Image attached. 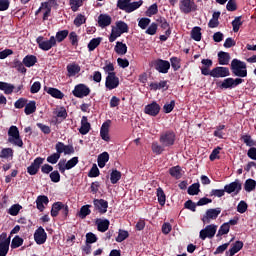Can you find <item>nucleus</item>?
I'll list each match as a JSON object with an SVG mask.
<instances>
[{
    "mask_svg": "<svg viewBox=\"0 0 256 256\" xmlns=\"http://www.w3.org/2000/svg\"><path fill=\"white\" fill-rule=\"evenodd\" d=\"M152 151L156 155H161V153H163V151H165V147H163V145L162 146L159 145L158 142H153L152 143Z\"/></svg>",
    "mask_w": 256,
    "mask_h": 256,
    "instance_id": "69168bd1",
    "label": "nucleus"
},
{
    "mask_svg": "<svg viewBox=\"0 0 256 256\" xmlns=\"http://www.w3.org/2000/svg\"><path fill=\"white\" fill-rule=\"evenodd\" d=\"M44 161L45 158H35L31 165L27 167L28 175H37V173H39V169H41V164L44 163Z\"/></svg>",
    "mask_w": 256,
    "mask_h": 256,
    "instance_id": "dca6fc26",
    "label": "nucleus"
},
{
    "mask_svg": "<svg viewBox=\"0 0 256 256\" xmlns=\"http://www.w3.org/2000/svg\"><path fill=\"white\" fill-rule=\"evenodd\" d=\"M83 5V0H70L71 10L75 13L79 11V7Z\"/></svg>",
    "mask_w": 256,
    "mask_h": 256,
    "instance_id": "e2e57ef3",
    "label": "nucleus"
},
{
    "mask_svg": "<svg viewBox=\"0 0 256 256\" xmlns=\"http://www.w3.org/2000/svg\"><path fill=\"white\" fill-rule=\"evenodd\" d=\"M93 205L95 211H98L100 215H105L107 213V209H109V202L105 199H97L93 200Z\"/></svg>",
    "mask_w": 256,
    "mask_h": 256,
    "instance_id": "4468645a",
    "label": "nucleus"
},
{
    "mask_svg": "<svg viewBox=\"0 0 256 256\" xmlns=\"http://www.w3.org/2000/svg\"><path fill=\"white\" fill-rule=\"evenodd\" d=\"M230 70L232 75L237 78H225L223 81H217L216 86L218 89H235L239 87L241 83H245V77H247V63L234 58L230 64Z\"/></svg>",
    "mask_w": 256,
    "mask_h": 256,
    "instance_id": "f257e3e1",
    "label": "nucleus"
},
{
    "mask_svg": "<svg viewBox=\"0 0 256 256\" xmlns=\"http://www.w3.org/2000/svg\"><path fill=\"white\" fill-rule=\"evenodd\" d=\"M10 245L9 242H0V256H7Z\"/></svg>",
    "mask_w": 256,
    "mask_h": 256,
    "instance_id": "0e129e2a",
    "label": "nucleus"
},
{
    "mask_svg": "<svg viewBox=\"0 0 256 256\" xmlns=\"http://www.w3.org/2000/svg\"><path fill=\"white\" fill-rule=\"evenodd\" d=\"M158 13L159 6H157V3H154L146 10V17H153V15H157Z\"/></svg>",
    "mask_w": 256,
    "mask_h": 256,
    "instance_id": "8fccbe9b",
    "label": "nucleus"
},
{
    "mask_svg": "<svg viewBox=\"0 0 256 256\" xmlns=\"http://www.w3.org/2000/svg\"><path fill=\"white\" fill-rule=\"evenodd\" d=\"M95 225L100 233H105V231L109 230L111 222L108 219L98 218L95 221Z\"/></svg>",
    "mask_w": 256,
    "mask_h": 256,
    "instance_id": "aec40b11",
    "label": "nucleus"
},
{
    "mask_svg": "<svg viewBox=\"0 0 256 256\" xmlns=\"http://www.w3.org/2000/svg\"><path fill=\"white\" fill-rule=\"evenodd\" d=\"M215 233H217V225L210 224L200 231L199 237L202 241H205L207 238L213 239V237H215Z\"/></svg>",
    "mask_w": 256,
    "mask_h": 256,
    "instance_id": "9d476101",
    "label": "nucleus"
},
{
    "mask_svg": "<svg viewBox=\"0 0 256 256\" xmlns=\"http://www.w3.org/2000/svg\"><path fill=\"white\" fill-rule=\"evenodd\" d=\"M101 41H103V38H101V37L91 39L90 42L88 43V51L90 53L93 52V50L96 47L101 45Z\"/></svg>",
    "mask_w": 256,
    "mask_h": 256,
    "instance_id": "ea45409f",
    "label": "nucleus"
},
{
    "mask_svg": "<svg viewBox=\"0 0 256 256\" xmlns=\"http://www.w3.org/2000/svg\"><path fill=\"white\" fill-rule=\"evenodd\" d=\"M8 143H11L15 147L23 148V139L19 133L17 126H11L8 130Z\"/></svg>",
    "mask_w": 256,
    "mask_h": 256,
    "instance_id": "f03ea898",
    "label": "nucleus"
},
{
    "mask_svg": "<svg viewBox=\"0 0 256 256\" xmlns=\"http://www.w3.org/2000/svg\"><path fill=\"white\" fill-rule=\"evenodd\" d=\"M243 249V241H236L232 244V247L229 249L230 256H234L236 253H239Z\"/></svg>",
    "mask_w": 256,
    "mask_h": 256,
    "instance_id": "f704fd0d",
    "label": "nucleus"
},
{
    "mask_svg": "<svg viewBox=\"0 0 256 256\" xmlns=\"http://www.w3.org/2000/svg\"><path fill=\"white\" fill-rule=\"evenodd\" d=\"M143 5V0H139L137 2H131L128 6V10L126 13H133V11H137V9H139V7H141Z\"/></svg>",
    "mask_w": 256,
    "mask_h": 256,
    "instance_id": "864d4df0",
    "label": "nucleus"
},
{
    "mask_svg": "<svg viewBox=\"0 0 256 256\" xmlns=\"http://www.w3.org/2000/svg\"><path fill=\"white\" fill-rule=\"evenodd\" d=\"M59 159H61V154H60L59 150H56L55 153H53L47 157L46 161H47V163H50L51 165H55L56 163H58Z\"/></svg>",
    "mask_w": 256,
    "mask_h": 256,
    "instance_id": "79ce46f5",
    "label": "nucleus"
},
{
    "mask_svg": "<svg viewBox=\"0 0 256 256\" xmlns=\"http://www.w3.org/2000/svg\"><path fill=\"white\" fill-rule=\"evenodd\" d=\"M22 209H23V206H21L20 204H14L9 208L8 213L9 215H12V217H16V215H19V212Z\"/></svg>",
    "mask_w": 256,
    "mask_h": 256,
    "instance_id": "6e6d98bb",
    "label": "nucleus"
},
{
    "mask_svg": "<svg viewBox=\"0 0 256 256\" xmlns=\"http://www.w3.org/2000/svg\"><path fill=\"white\" fill-rule=\"evenodd\" d=\"M156 195L158 197L159 205H161V207L165 206V203L167 201V196L165 195V191H163V188L161 187L157 188Z\"/></svg>",
    "mask_w": 256,
    "mask_h": 256,
    "instance_id": "473e14b6",
    "label": "nucleus"
},
{
    "mask_svg": "<svg viewBox=\"0 0 256 256\" xmlns=\"http://www.w3.org/2000/svg\"><path fill=\"white\" fill-rule=\"evenodd\" d=\"M201 185L199 183H194L188 187L187 193L188 195H199L201 189Z\"/></svg>",
    "mask_w": 256,
    "mask_h": 256,
    "instance_id": "a18cd8bd",
    "label": "nucleus"
},
{
    "mask_svg": "<svg viewBox=\"0 0 256 256\" xmlns=\"http://www.w3.org/2000/svg\"><path fill=\"white\" fill-rule=\"evenodd\" d=\"M45 93H48V95H51L54 99H63L65 97V94L61 92V90L53 87H47L44 86Z\"/></svg>",
    "mask_w": 256,
    "mask_h": 256,
    "instance_id": "4be33fe9",
    "label": "nucleus"
},
{
    "mask_svg": "<svg viewBox=\"0 0 256 256\" xmlns=\"http://www.w3.org/2000/svg\"><path fill=\"white\" fill-rule=\"evenodd\" d=\"M91 205H84L80 208L79 217L81 219H85L88 215H91V209H89Z\"/></svg>",
    "mask_w": 256,
    "mask_h": 256,
    "instance_id": "5fc2aeb1",
    "label": "nucleus"
},
{
    "mask_svg": "<svg viewBox=\"0 0 256 256\" xmlns=\"http://www.w3.org/2000/svg\"><path fill=\"white\" fill-rule=\"evenodd\" d=\"M183 170L181 169V166L177 165V166H173L169 169V175H171V177H173L174 179H181V177H183V173H181Z\"/></svg>",
    "mask_w": 256,
    "mask_h": 256,
    "instance_id": "cd10ccee",
    "label": "nucleus"
},
{
    "mask_svg": "<svg viewBox=\"0 0 256 256\" xmlns=\"http://www.w3.org/2000/svg\"><path fill=\"white\" fill-rule=\"evenodd\" d=\"M73 23L75 27H81V25H85V23H87V17L83 14H78Z\"/></svg>",
    "mask_w": 256,
    "mask_h": 256,
    "instance_id": "3c124183",
    "label": "nucleus"
},
{
    "mask_svg": "<svg viewBox=\"0 0 256 256\" xmlns=\"http://www.w3.org/2000/svg\"><path fill=\"white\" fill-rule=\"evenodd\" d=\"M91 131V123H89L87 116H83L81 120V127L79 129V133L81 135H87Z\"/></svg>",
    "mask_w": 256,
    "mask_h": 256,
    "instance_id": "a878e982",
    "label": "nucleus"
},
{
    "mask_svg": "<svg viewBox=\"0 0 256 256\" xmlns=\"http://www.w3.org/2000/svg\"><path fill=\"white\" fill-rule=\"evenodd\" d=\"M241 140L247 145V147H255L256 142L251 139V135H242Z\"/></svg>",
    "mask_w": 256,
    "mask_h": 256,
    "instance_id": "680f3d73",
    "label": "nucleus"
},
{
    "mask_svg": "<svg viewBox=\"0 0 256 256\" xmlns=\"http://www.w3.org/2000/svg\"><path fill=\"white\" fill-rule=\"evenodd\" d=\"M230 229H231V226H229V224H227V222L223 223L218 230L217 237L227 235V233H229Z\"/></svg>",
    "mask_w": 256,
    "mask_h": 256,
    "instance_id": "13d9d810",
    "label": "nucleus"
},
{
    "mask_svg": "<svg viewBox=\"0 0 256 256\" xmlns=\"http://www.w3.org/2000/svg\"><path fill=\"white\" fill-rule=\"evenodd\" d=\"M61 209H63V202H55L52 205V208L50 211L51 217H57L59 215V211H61Z\"/></svg>",
    "mask_w": 256,
    "mask_h": 256,
    "instance_id": "e433bc0d",
    "label": "nucleus"
},
{
    "mask_svg": "<svg viewBox=\"0 0 256 256\" xmlns=\"http://www.w3.org/2000/svg\"><path fill=\"white\" fill-rule=\"evenodd\" d=\"M160 111H161V106L155 101L146 105L144 108V113L146 115H150L151 117H157Z\"/></svg>",
    "mask_w": 256,
    "mask_h": 256,
    "instance_id": "f3484780",
    "label": "nucleus"
},
{
    "mask_svg": "<svg viewBox=\"0 0 256 256\" xmlns=\"http://www.w3.org/2000/svg\"><path fill=\"white\" fill-rule=\"evenodd\" d=\"M55 149L59 151L60 155L62 153H64V155H73V153H75V147H73V145H65L63 142H57Z\"/></svg>",
    "mask_w": 256,
    "mask_h": 256,
    "instance_id": "a211bd4d",
    "label": "nucleus"
},
{
    "mask_svg": "<svg viewBox=\"0 0 256 256\" xmlns=\"http://www.w3.org/2000/svg\"><path fill=\"white\" fill-rule=\"evenodd\" d=\"M37 63V56L35 55H26L23 58V64L25 67H34V65Z\"/></svg>",
    "mask_w": 256,
    "mask_h": 256,
    "instance_id": "7c9ffc66",
    "label": "nucleus"
},
{
    "mask_svg": "<svg viewBox=\"0 0 256 256\" xmlns=\"http://www.w3.org/2000/svg\"><path fill=\"white\" fill-rule=\"evenodd\" d=\"M67 69V77H75V75L79 74L81 72V66L77 63H70L66 67Z\"/></svg>",
    "mask_w": 256,
    "mask_h": 256,
    "instance_id": "b1692460",
    "label": "nucleus"
},
{
    "mask_svg": "<svg viewBox=\"0 0 256 256\" xmlns=\"http://www.w3.org/2000/svg\"><path fill=\"white\" fill-rule=\"evenodd\" d=\"M111 121L108 120L104 122L100 128V137L103 139V141L109 142L111 141V137H109V125Z\"/></svg>",
    "mask_w": 256,
    "mask_h": 256,
    "instance_id": "412c9836",
    "label": "nucleus"
},
{
    "mask_svg": "<svg viewBox=\"0 0 256 256\" xmlns=\"http://www.w3.org/2000/svg\"><path fill=\"white\" fill-rule=\"evenodd\" d=\"M72 95H74V97H77L78 99L89 97V95H91V88H89V86L83 83L78 84L74 87Z\"/></svg>",
    "mask_w": 256,
    "mask_h": 256,
    "instance_id": "39448f33",
    "label": "nucleus"
},
{
    "mask_svg": "<svg viewBox=\"0 0 256 256\" xmlns=\"http://www.w3.org/2000/svg\"><path fill=\"white\" fill-rule=\"evenodd\" d=\"M179 9L184 15L197 11V4L193 0H180Z\"/></svg>",
    "mask_w": 256,
    "mask_h": 256,
    "instance_id": "0eeeda50",
    "label": "nucleus"
},
{
    "mask_svg": "<svg viewBox=\"0 0 256 256\" xmlns=\"http://www.w3.org/2000/svg\"><path fill=\"white\" fill-rule=\"evenodd\" d=\"M229 75H231L229 67L223 66L214 67L210 72V77L214 79H224L225 77H229Z\"/></svg>",
    "mask_w": 256,
    "mask_h": 256,
    "instance_id": "1a4fd4ad",
    "label": "nucleus"
},
{
    "mask_svg": "<svg viewBox=\"0 0 256 256\" xmlns=\"http://www.w3.org/2000/svg\"><path fill=\"white\" fill-rule=\"evenodd\" d=\"M36 43L42 51H50L53 47L57 46V40L55 36H51L49 40H45V37L39 36L36 38Z\"/></svg>",
    "mask_w": 256,
    "mask_h": 256,
    "instance_id": "7ed1b4c3",
    "label": "nucleus"
},
{
    "mask_svg": "<svg viewBox=\"0 0 256 256\" xmlns=\"http://www.w3.org/2000/svg\"><path fill=\"white\" fill-rule=\"evenodd\" d=\"M219 215H221V207L210 208L206 210L205 214L203 215L202 223H204V225L209 224L211 221H215Z\"/></svg>",
    "mask_w": 256,
    "mask_h": 256,
    "instance_id": "6e6552de",
    "label": "nucleus"
},
{
    "mask_svg": "<svg viewBox=\"0 0 256 256\" xmlns=\"http://www.w3.org/2000/svg\"><path fill=\"white\" fill-rule=\"evenodd\" d=\"M110 181L112 185H116V183H119V181H121V171L117 169L112 170L110 174Z\"/></svg>",
    "mask_w": 256,
    "mask_h": 256,
    "instance_id": "58836bf2",
    "label": "nucleus"
},
{
    "mask_svg": "<svg viewBox=\"0 0 256 256\" xmlns=\"http://www.w3.org/2000/svg\"><path fill=\"white\" fill-rule=\"evenodd\" d=\"M115 29L122 35H123V33H129V26L127 25V23H125L123 21L116 22Z\"/></svg>",
    "mask_w": 256,
    "mask_h": 256,
    "instance_id": "c03bdc74",
    "label": "nucleus"
},
{
    "mask_svg": "<svg viewBox=\"0 0 256 256\" xmlns=\"http://www.w3.org/2000/svg\"><path fill=\"white\" fill-rule=\"evenodd\" d=\"M128 237H129V231L119 229L118 236L116 237V242L123 243V241H125V239H128Z\"/></svg>",
    "mask_w": 256,
    "mask_h": 256,
    "instance_id": "49530a36",
    "label": "nucleus"
},
{
    "mask_svg": "<svg viewBox=\"0 0 256 256\" xmlns=\"http://www.w3.org/2000/svg\"><path fill=\"white\" fill-rule=\"evenodd\" d=\"M202 67H200L201 75L205 77L211 75V68L213 67V60L211 59H202L201 60Z\"/></svg>",
    "mask_w": 256,
    "mask_h": 256,
    "instance_id": "6ab92c4d",
    "label": "nucleus"
},
{
    "mask_svg": "<svg viewBox=\"0 0 256 256\" xmlns=\"http://www.w3.org/2000/svg\"><path fill=\"white\" fill-rule=\"evenodd\" d=\"M242 17L237 16L233 21H232V27L234 33H239V29H241V25H243V21H241Z\"/></svg>",
    "mask_w": 256,
    "mask_h": 256,
    "instance_id": "603ef678",
    "label": "nucleus"
},
{
    "mask_svg": "<svg viewBox=\"0 0 256 256\" xmlns=\"http://www.w3.org/2000/svg\"><path fill=\"white\" fill-rule=\"evenodd\" d=\"M12 67L14 69H17L19 73H27V68H25V64L23 63V61L21 62V60L19 59H14Z\"/></svg>",
    "mask_w": 256,
    "mask_h": 256,
    "instance_id": "72a5a7b5",
    "label": "nucleus"
},
{
    "mask_svg": "<svg viewBox=\"0 0 256 256\" xmlns=\"http://www.w3.org/2000/svg\"><path fill=\"white\" fill-rule=\"evenodd\" d=\"M150 89L152 91H158L159 89H165V91H167V89H169V86H167V80H162L159 83L152 82L150 84Z\"/></svg>",
    "mask_w": 256,
    "mask_h": 256,
    "instance_id": "c756f323",
    "label": "nucleus"
},
{
    "mask_svg": "<svg viewBox=\"0 0 256 256\" xmlns=\"http://www.w3.org/2000/svg\"><path fill=\"white\" fill-rule=\"evenodd\" d=\"M154 69H156L158 73H162L165 75L169 73V69H171V62L159 58L154 61Z\"/></svg>",
    "mask_w": 256,
    "mask_h": 256,
    "instance_id": "f8f14e48",
    "label": "nucleus"
},
{
    "mask_svg": "<svg viewBox=\"0 0 256 256\" xmlns=\"http://www.w3.org/2000/svg\"><path fill=\"white\" fill-rule=\"evenodd\" d=\"M13 153L12 148H3L0 152V159H9V157H13Z\"/></svg>",
    "mask_w": 256,
    "mask_h": 256,
    "instance_id": "bf43d9fd",
    "label": "nucleus"
},
{
    "mask_svg": "<svg viewBox=\"0 0 256 256\" xmlns=\"http://www.w3.org/2000/svg\"><path fill=\"white\" fill-rule=\"evenodd\" d=\"M170 63H171V67L173 69V71H179V69H181V59L178 57H171L170 58Z\"/></svg>",
    "mask_w": 256,
    "mask_h": 256,
    "instance_id": "de8ad7c7",
    "label": "nucleus"
},
{
    "mask_svg": "<svg viewBox=\"0 0 256 256\" xmlns=\"http://www.w3.org/2000/svg\"><path fill=\"white\" fill-rule=\"evenodd\" d=\"M151 24V19L149 18H141L138 21V27H140V29H147V27H149V25Z\"/></svg>",
    "mask_w": 256,
    "mask_h": 256,
    "instance_id": "774afa93",
    "label": "nucleus"
},
{
    "mask_svg": "<svg viewBox=\"0 0 256 256\" xmlns=\"http://www.w3.org/2000/svg\"><path fill=\"white\" fill-rule=\"evenodd\" d=\"M175 132L173 130H167L160 134L159 141L163 147H173L176 139Z\"/></svg>",
    "mask_w": 256,
    "mask_h": 256,
    "instance_id": "20e7f679",
    "label": "nucleus"
},
{
    "mask_svg": "<svg viewBox=\"0 0 256 256\" xmlns=\"http://www.w3.org/2000/svg\"><path fill=\"white\" fill-rule=\"evenodd\" d=\"M37 111V102L35 100L29 101V103H26V106L24 108L25 115H33Z\"/></svg>",
    "mask_w": 256,
    "mask_h": 256,
    "instance_id": "c85d7f7f",
    "label": "nucleus"
},
{
    "mask_svg": "<svg viewBox=\"0 0 256 256\" xmlns=\"http://www.w3.org/2000/svg\"><path fill=\"white\" fill-rule=\"evenodd\" d=\"M130 3H131V0H118L117 7L118 9H121V11H125V13H127Z\"/></svg>",
    "mask_w": 256,
    "mask_h": 256,
    "instance_id": "4d7b16f0",
    "label": "nucleus"
},
{
    "mask_svg": "<svg viewBox=\"0 0 256 256\" xmlns=\"http://www.w3.org/2000/svg\"><path fill=\"white\" fill-rule=\"evenodd\" d=\"M201 27L199 26H195L194 28H192L191 30V39H193L194 41H201Z\"/></svg>",
    "mask_w": 256,
    "mask_h": 256,
    "instance_id": "37998d69",
    "label": "nucleus"
},
{
    "mask_svg": "<svg viewBox=\"0 0 256 256\" xmlns=\"http://www.w3.org/2000/svg\"><path fill=\"white\" fill-rule=\"evenodd\" d=\"M79 163V157H73L70 160H60L57 164V167L60 171V173H65V171H69L70 169H73Z\"/></svg>",
    "mask_w": 256,
    "mask_h": 256,
    "instance_id": "423d86ee",
    "label": "nucleus"
},
{
    "mask_svg": "<svg viewBox=\"0 0 256 256\" xmlns=\"http://www.w3.org/2000/svg\"><path fill=\"white\" fill-rule=\"evenodd\" d=\"M256 181L254 179H247L244 183V189L247 193H251V191H255Z\"/></svg>",
    "mask_w": 256,
    "mask_h": 256,
    "instance_id": "4c0bfd02",
    "label": "nucleus"
},
{
    "mask_svg": "<svg viewBox=\"0 0 256 256\" xmlns=\"http://www.w3.org/2000/svg\"><path fill=\"white\" fill-rule=\"evenodd\" d=\"M45 205H49V197L45 195H40L36 199V207L38 211L43 212L45 211Z\"/></svg>",
    "mask_w": 256,
    "mask_h": 256,
    "instance_id": "393cba45",
    "label": "nucleus"
},
{
    "mask_svg": "<svg viewBox=\"0 0 256 256\" xmlns=\"http://www.w3.org/2000/svg\"><path fill=\"white\" fill-rule=\"evenodd\" d=\"M105 87L109 91H113V89H117V87H119V77H117L115 72H110L106 76Z\"/></svg>",
    "mask_w": 256,
    "mask_h": 256,
    "instance_id": "9b49d317",
    "label": "nucleus"
},
{
    "mask_svg": "<svg viewBox=\"0 0 256 256\" xmlns=\"http://www.w3.org/2000/svg\"><path fill=\"white\" fill-rule=\"evenodd\" d=\"M29 100L27 98H19L15 103L14 107L15 109H23V107H26Z\"/></svg>",
    "mask_w": 256,
    "mask_h": 256,
    "instance_id": "338daca9",
    "label": "nucleus"
},
{
    "mask_svg": "<svg viewBox=\"0 0 256 256\" xmlns=\"http://www.w3.org/2000/svg\"><path fill=\"white\" fill-rule=\"evenodd\" d=\"M34 241L37 245H45L47 241V232H45V229L42 226L35 230Z\"/></svg>",
    "mask_w": 256,
    "mask_h": 256,
    "instance_id": "2eb2a0df",
    "label": "nucleus"
},
{
    "mask_svg": "<svg viewBox=\"0 0 256 256\" xmlns=\"http://www.w3.org/2000/svg\"><path fill=\"white\" fill-rule=\"evenodd\" d=\"M241 189H243V185L241 184V181L239 179H236L234 182H231L230 184H226L224 186V191L231 195V193H234L235 195H239L241 193Z\"/></svg>",
    "mask_w": 256,
    "mask_h": 256,
    "instance_id": "ddd939ff",
    "label": "nucleus"
},
{
    "mask_svg": "<svg viewBox=\"0 0 256 256\" xmlns=\"http://www.w3.org/2000/svg\"><path fill=\"white\" fill-rule=\"evenodd\" d=\"M68 39L72 47H79V36L77 35V32L72 31L68 33Z\"/></svg>",
    "mask_w": 256,
    "mask_h": 256,
    "instance_id": "a19ab883",
    "label": "nucleus"
},
{
    "mask_svg": "<svg viewBox=\"0 0 256 256\" xmlns=\"http://www.w3.org/2000/svg\"><path fill=\"white\" fill-rule=\"evenodd\" d=\"M67 37H69V30H60L56 33V37H54V39L58 43H63Z\"/></svg>",
    "mask_w": 256,
    "mask_h": 256,
    "instance_id": "c9c22d12",
    "label": "nucleus"
},
{
    "mask_svg": "<svg viewBox=\"0 0 256 256\" xmlns=\"http://www.w3.org/2000/svg\"><path fill=\"white\" fill-rule=\"evenodd\" d=\"M114 51H115V53H117V55H126L127 54V44L120 42V41L116 42Z\"/></svg>",
    "mask_w": 256,
    "mask_h": 256,
    "instance_id": "2f4dec72",
    "label": "nucleus"
},
{
    "mask_svg": "<svg viewBox=\"0 0 256 256\" xmlns=\"http://www.w3.org/2000/svg\"><path fill=\"white\" fill-rule=\"evenodd\" d=\"M223 129H225V125H218L215 127V131L213 133L214 137H217L218 139H224L225 138V132H223Z\"/></svg>",
    "mask_w": 256,
    "mask_h": 256,
    "instance_id": "09e8293b",
    "label": "nucleus"
},
{
    "mask_svg": "<svg viewBox=\"0 0 256 256\" xmlns=\"http://www.w3.org/2000/svg\"><path fill=\"white\" fill-rule=\"evenodd\" d=\"M229 61H231V54L228 52L220 51L218 53V63L219 65H229Z\"/></svg>",
    "mask_w": 256,
    "mask_h": 256,
    "instance_id": "bb28decb",
    "label": "nucleus"
},
{
    "mask_svg": "<svg viewBox=\"0 0 256 256\" xmlns=\"http://www.w3.org/2000/svg\"><path fill=\"white\" fill-rule=\"evenodd\" d=\"M112 21H113V19L108 14H100L98 16V25L102 29H105V27H109V25H111Z\"/></svg>",
    "mask_w": 256,
    "mask_h": 256,
    "instance_id": "5701e85b",
    "label": "nucleus"
},
{
    "mask_svg": "<svg viewBox=\"0 0 256 256\" xmlns=\"http://www.w3.org/2000/svg\"><path fill=\"white\" fill-rule=\"evenodd\" d=\"M23 242V238H21L20 236H15L11 242V249H18V247H21V245H23Z\"/></svg>",
    "mask_w": 256,
    "mask_h": 256,
    "instance_id": "052dcab7",
    "label": "nucleus"
}]
</instances>
